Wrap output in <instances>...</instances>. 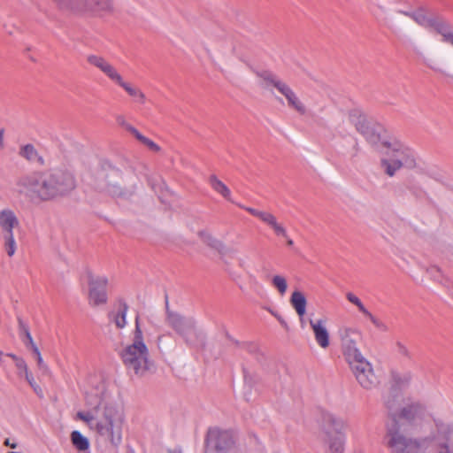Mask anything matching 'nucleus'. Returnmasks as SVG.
Returning <instances> with one entry per match:
<instances>
[{
	"label": "nucleus",
	"mask_w": 453,
	"mask_h": 453,
	"mask_svg": "<svg viewBox=\"0 0 453 453\" xmlns=\"http://www.w3.org/2000/svg\"><path fill=\"white\" fill-rule=\"evenodd\" d=\"M73 175L65 170L35 171L19 177L14 192L30 201L48 202L65 196L75 188Z\"/></svg>",
	"instance_id": "obj_1"
},
{
	"label": "nucleus",
	"mask_w": 453,
	"mask_h": 453,
	"mask_svg": "<svg viewBox=\"0 0 453 453\" xmlns=\"http://www.w3.org/2000/svg\"><path fill=\"white\" fill-rule=\"evenodd\" d=\"M355 127L376 150L383 155L380 160L385 173L393 177L401 168H414L416 161L409 149L396 141H388L381 127L372 124L365 116H358Z\"/></svg>",
	"instance_id": "obj_2"
},
{
	"label": "nucleus",
	"mask_w": 453,
	"mask_h": 453,
	"mask_svg": "<svg viewBox=\"0 0 453 453\" xmlns=\"http://www.w3.org/2000/svg\"><path fill=\"white\" fill-rule=\"evenodd\" d=\"M87 404L90 408L86 411H78L76 418L85 422L104 441L114 448L119 447L122 441V411L99 396L88 397Z\"/></svg>",
	"instance_id": "obj_3"
},
{
	"label": "nucleus",
	"mask_w": 453,
	"mask_h": 453,
	"mask_svg": "<svg viewBox=\"0 0 453 453\" xmlns=\"http://www.w3.org/2000/svg\"><path fill=\"white\" fill-rule=\"evenodd\" d=\"M451 432L449 424L442 418H434V428L427 436L408 437L402 432L400 425L391 424L388 426L385 440L390 453H425L433 442L440 438L446 439Z\"/></svg>",
	"instance_id": "obj_4"
},
{
	"label": "nucleus",
	"mask_w": 453,
	"mask_h": 453,
	"mask_svg": "<svg viewBox=\"0 0 453 453\" xmlns=\"http://www.w3.org/2000/svg\"><path fill=\"white\" fill-rule=\"evenodd\" d=\"M120 357L127 370L138 377H144L155 371L154 361L144 342L139 316L135 317L132 338L123 347Z\"/></svg>",
	"instance_id": "obj_5"
},
{
	"label": "nucleus",
	"mask_w": 453,
	"mask_h": 453,
	"mask_svg": "<svg viewBox=\"0 0 453 453\" xmlns=\"http://www.w3.org/2000/svg\"><path fill=\"white\" fill-rule=\"evenodd\" d=\"M94 188L109 196L122 201H131L138 191L134 180L127 178L113 166L101 167L94 173Z\"/></svg>",
	"instance_id": "obj_6"
},
{
	"label": "nucleus",
	"mask_w": 453,
	"mask_h": 453,
	"mask_svg": "<svg viewBox=\"0 0 453 453\" xmlns=\"http://www.w3.org/2000/svg\"><path fill=\"white\" fill-rule=\"evenodd\" d=\"M398 402V396L394 393H389L383 399L384 405L393 419L392 424L399 425L400 422H404L411 426H417L426 419H430L434 424V418H441L434 415L428 405L423 402L412 401L397 410Z\"/></svg>",
	"instance_id": "obj_7"
},
{
	"label": "nucleus",
	"mask_w": 453,
	"mask_h": 453,
	"mask_svg": "<svg viewBox=\"0 0 453 453\" xmlns=\"http://www.w3.org/2000/svg\"><path fill=\"white\" fill-rule=\"evenodd\" d=\"M60 12L69 15L92 13L111 15L116 11L114 0H50Z\"/></svg>",
	"instance_id": "obj_8"
},
{
	"label": "nucleus",
	"mask_w": 453,
	"mask_h": 453,
	"mask_svg": "<svg viewBox=\"0 0 453 453\" xmlns=\"http://www.w3.org/2000/svg\"><path fill=\"white\" fill-rule=\"evenodd\" d=\"M257 77L258 78V84L260 87L269 91H272V88H274L280 95H282L290 109L296 111L301 115L306 113L305 104L287 82L268 71L257 73Z\"/></svg>",
	"instance_id": "obj_9"
},
{
	"label": "nucleus",
	"mask_w": 453,
	"mask_h": 453,
	"mask_svg": "<svg viewBox=\"0 0 453 453\" xmlns=\"http://www.w3.org/2000/svg\"><path fill=\"white\" fill-rule=\"evenodd\" d=\"M410 17L418 25L432 28L435 34L441 36V41L453 47V29L451 25L441 17H428L424 10L416 12H401Z\"/></svg>",
	"instance_id": "obj_10"
},
{
	"label": "nucleus",
	"mask_w": 453,
	"mask_h": 453,
	"mask_svg": "<svg viewBox=\"0 0 453 453\" xmlns=\"http://www.w3.org/2000/svg\"><path fill=\"white\" fill-rule=\"evenodd\" d=\"M205 442V453H231L235 445L233 434L219 427L208 430Z\"/></svg>",
	"instance_id": "obj_11"
},
{
	"label": "nucleus",
	"mask_w": 453,
	"mask_h": 453,
	"mask_svg": "<svg viewBox=\"0 0 453 453\" xmlns=\"http://www.w3.org/2000/svg\"><path fill=\"white\" fill-rule=\"evenodd\" d=\"M109 279L105 275L88 274V302L91 307L104 306L108 303Z\"/></svg>",
	"instance_id": "obj_12"
},
{
	"label": "nucleus",
	"mask_w": 453,
	"mask_h": 453,
	"mask_svg": "<svg viewBox=\"0 0 453 453\" xmlns=\"http://www.w3.org/2000/svg\"><path fill=\"white\" fill-rule=\"evenodd\" d=\"M349 365L356 380L363 388L372 389L379 385V379L374 373L372 365L364 356L349 362Z\"/></svg>",
	"instance_id": "obj_13"
},
{
	"label": "nucleus",
	"mask_w": 453,
	"mask_h": 453,
	"mask_svg": "<svg viewBox=\"0 0 453 453\" xmlns=\"http://www.w3.org/2000/svg\"><path fill=\"white\" fill-rule=\"evenodd\" d=\"M166 322L187 343L192 344L198 339L199 334L193 319L167 310Z\"/></svg>",
	"instance_id": "obj_14"
},
{
	"label": "nucleus",
	"mask_w": 453,
	"mask_h": 453,
	"mask_svg": "<svg viewBox=\"0 0 453 453\" xmlns=\"http://www.w3.org/2000/svg\"><path fill=\"white\" fill-rule=\"evenodd\" d=\"M338 335L341 340L343 355L348 363L363 357L357 347V341L360 336V333L357 329L342 326L338 330Z\"/></svg>",
	"instance_id": "obj_15"
},
{
	"label": "nucleus",
	"mask_w": 453,
	"mask_h": 453,
	"mask_svg": "<svg viewBox=\"0 0 453 453\" xmlns=\"http://www.w3.org/2000/svg\"><path fill=\"white\" fill-rule=\"evenodd\" d=\"M87 61L99 69L111 81L119 86L125 80L119 70L107 59L98 55H89Z\"/></svg>",
	"instance_id": "obj_16"
},
{
	"label": "nucleus",
	"mask_w": 453,
	"mask_h": 453,
	"mask_svg": "<svg viewBox=\"0 0 453 453\" xmlns=\"http://www.w3.org/2000/svg\"><path fill=\"white\" fill-rule=\"evenodd\" d=\"M244 210L250 212L251 215L258 218L265 224L269 226L276 235L288 237L287 230L282 224L279 223L277 218L271 212L265 211H258L251 207L242 206Z\"/></svg>",
	"instance_id": "obj_17"
},
{
	"label": "nucleus",
	"mask_w": 453,
	"mask_h": 453,
	"mask_svg": "<svg viewBox=\"0 0 453 453\" xmlns=\"http://www.w3.org/2000/svg\"><path fill=\"white\" fill-rule=\"evenodd\" d=\"M197 235L204 244L216 250L219 254L220 259L225 265H228L226 257L230 252V250L222 241L215 237L210 231L206 229L198 231Z\"/></svg>",
	"instance_id": "obj_18"
},
{
	"label": "nucleus",
	"mask_w": 453,
	"mask_h": 453,
	"mask_svg": "<svg viewBox=\"0 0 453 453\" xmlns=\"http://www.w3.org/2000/svg\"><path fill=\"white\" fill-rule=\"evenodd\" d=\"M326 323L327 320L325 318L309 320L317 344L324 349H327L330 345V334Z\"/></svg>",
	"instance_id": "obj_19"
},
{
	"label": "nucleus",
	"mask_w": 453,
	"mask_h": 453,
	"mask_svg": "<svg viewBox=\"0 0 453 453\" xmlns=\"http://www.w3.org/2000/svg\"><path fill=\"white\" fill-rule=\"evenodd\" d=\"M428 67L441 76L453 80V53L448 52L432 60Z\"/></svg>",
	"instance_id": "obj_20"
},
{
	"label": "nucleus",
	"mask_w": 453,
	"mask_h": 453,
	"mask_svg": "<svg viewBox=\"0 0 453 453\" xmlns=\"http://www.w3.org/2000/svg\"><path fill=\"white\" fill-rule=\"evenodd\" d=\"M346 427L347 423L342 418L330 412L323 415V434H344Z\"/></svg>",
	"instance_id": "obj_21"
},
{
	"label": "nucleus",
	"mask_w": 453,
	"mask_h": 453,
	"mask_svg": "<svg viewBox=\"0 0 453 453\" xmlns=\"http://www.w3.org/2000/svg\"><path fill=\"white\" fill-rule=\"evenodd\" d=\"M128 309L127 303L123 300H119L108 313L109 322L113 324L117 329H123L127 324V315Z\"/></svg>",
	"instance_id": "obj_22"
},
{
	"label": "nucleus",
	"mask_w": 453,
	"mask_h": 453,
	"mask_svg": "<svg viewBox=\"0 0 453 453\" xmlns=\"http://www.w3.org/2000/svg\"><path fill=\"white\" fill-rule=\"evenodd\" d=\"M19 226V220L12 210L5 208L0 211V230L3 234L13 233Z\"/></svg>",
	"instance_id": "obj_23"
},
{
	"label": "nucleus",
	"mask_w": 453,
	"mask_h": 453,
	"mask_svg": "<svg viewBox=\"0 0 453 453\" xmlns=\"http://www.w3.org/2000/svg\"><path fill=\"white\" fill-rule=\"evenodd\" d=\"M323 441L326 446L327 453H344L345 434H323Z\"/></svg>",
	"instance_id": "obj_24"
},
{
	"label": "nucleus",
	"mask_w": 453,
	"mask_h": 453,
	"mask_svg": "<svg viewBox=\"0 0 453 453\" xmlns=\"http://www.w3.org/2000/svg\"><path fill=\"white\" fill-rule=\"evenodd\" d=\"M290 303L299 316L302 326H304V315L306 313L307 301L305 296L301 291H294L290 297Z\"/></svg>",
	"instance_id": "obj_25"
},
{
	"label": "nucleus",
	"mask_w": 453,
	"mask_h": 453,
	"mask_svg": "<svg viewBox=\"0 0 453 453\" xmlns=\"http://www.w3.org/2000/svg\"><path fill=\"white\" fill-rule=\"evenodd\" d=\"M209 183L215 192L221 195L226 200L231 201L230 189L216 175L210 176Z\"/></svg>",
	"instance_id": "obj_26"
},
{
	"label": "nucleus",
	"mask_w": 453,
	"mask_h": 453,
	"mask_svg": "<svg viewBox=\"0 0 453 453\" xmlns=\"http://www.w3.org/2000/svg\"><path fill=\"white\" fill-rule=\"evenodd\" d=\"M346 297L348 301L356 305L358 310L372 321L373 325L379 326L378 319L365 307L361 300L356 295L349 292L347 293Z\"/></svg>",
	"instance_id": "obj_27"
},
{
	"label": "nucleus",
	"mask_w": 453,
	"mask_h": 453,
	"mask_svg": "<svg viewBox=\"0 0 453 453\" xmlns=\"http://www.w3.org/2000/svg\"><path fill=\"white\" fill-rule=\"evenodd\" d=\"M119 87L122 88L130 96L134 97L136 103L142 104L145 103L146 96L140 88L133 86L126 81H124Z\"/></svg>",
	"instance_id": "obj_28"
},
{
	"label": "nucleus",
	"mask_w": 453,
	"mask_h": 453,
	"mask_svg": "<svg viewBox=\"0 0 453 453\" xmlns=\"http://www.w3.org/2000/svg\"><path fill=\"white\" fill-rule=\"evenodd\" d=\"M130 130L131 134H133L139 142L146 146L150 151L155 153H159L161 151V147L159 145L144 136L138 129L131 128Z\"/></svg>",
	"instance_id": "obj_29"
},
{
	"label": "nucleus",
	"mask_w": 453,
	"mask_h": 453,
	"mask_svg": "<svg viewBox=\"0 0 453 453\" xmlns=\"http://www.w3.org/2000/svg\"><path fill=\"white\" fill-rule=\"evenodd\" d=\"M71 440L73 446L80 451L86 450L89 447L88 440L79 431L72 432Z\"/></svg>",
	"instance_id": "obj_30"
},
{
	"label": "nucleus",
	"mask_w": 453,
	"mask_h": 453,
	"mask_svg": "<svg viewBox=\"0 0 453 453\" xmlns=\"http://www.w3.org/2000/svg\"><path fill=\"white\" fill-rule=\"evenodd\" d=\"M3 238H4V248L6 254L10 257H13L16 252V250H17V245H16V242L14 239V234L13 233L4 234H3Z\"/></svg>",
	"instance_id": "obj_31"
},
{
	"label": "nucleus",
	"mask_w": 453,
	"mask_h": 453,
	"mask_svg": "<svg viewBox=\"0 0 453 453\" xmlns=\"http://www.w3.org/2000/svg\"><path fill=\"white\" fill-rule=\"evenodd\" d=\"M19 156L27 161H35L38 157V152L34 145L27 144L20 148Z\"/></svg>",
	"instance_id": "obj_32"
},
{
	"label": "nucleus",
	"mask_w": 453,
	"mask_h": 453,
	"mask_svg": "<svg viewBox=\"0 0 453 453\" xmlns=\"http://www.w3.org/2000/svg\"><path fill=\"white\" fill-rule=\"evenodd\" d=\"M273 286L283 296L288 288V283L285 277L281 275H274L272 279Z\"/></svg>",
	"instance_id": "obj_33"
},
{
	"label": "nucleus",
	"mask_w": 453,
	"mask_h": 453,
	"mask_svg": "<svg viewBox=\"0 0 453 453\" xmlns=\"http://www.w3.org/2000/svg\"><path fill=\"white\" fill-rule=\"evenodd\" d=\"M25 377V380L29 384V386L33 388L35 393L39 396H43V392L42 388L39 386V384L35 381L34 375L29 371L27 372L25 374H23Z\"/></svg>",
	"instance_id": "obj_34"
},
{
	"label": "nucleus",
	"mask_w": 453,
	"mask_h": 453,
	"mask_svg": "<svg viewBox=\"0 0 453 453\" xmlns=\"http://www.w3.org/2000/svg\"><path fill=\"white\" fill-rule=\"evenodd\" d=\"M32 351L35 356L38 369L41 370L43 373H48L50 372L49 367L44 363L38 347H35L34 350H32Z\"/></svg>",
	"instance_id": "obj_35"
},
{
	"label": "nucleus",
	"mask_w": 453,
	"mask_h": 453,
	"mask_svg": "<svg viewBox=\"0 0 453 453\" xmlns=\"http://www.w3.org/2000/svg\"><path fill=\"white\" fill-rule=\"evenodd\" d=\"M411 380V377L409 373H405L403 375L395 376V380L400 387L407 386Z\"/></svg>",
	"instance_id": "obj_36"
},
{
	"label": "nucleus",
	"mask_w": 453,
	"mask_h": 453,
	"mask_svg": "<svg viewBox=\"0 0 453 453\" xmlns=\"http://www.w3.org/2000/svg\"><path fill=\"white\" fill-rule=\"evenodd\" d=\"M171 338V334H161L157 337V346L159 349H165L169 346L168 340Z\"/></svg>",
	"instance_id": "obj_37"
},
{
	"label": "nucleus",
	"mask_w": 453,
	"mask_h": 453,
	"mask_svg": "<svg viewBox=\"0 0 453 453\" xmlns=\"http://www.w3.org/2000/svg\"><path fill=\"white\" fill-rule=\"evenodd\" d=\"M17 369L19 370V375H22L25 374L27 372H28V367H27V365L26 363V361L21 358L20 360H17V363L15 364Z\"/></svg>",
	"instance_id": "obj_38"
},
{
	"label": "nucleus",
	"mask_w": 453,
	"mask_h": 453,
	"mask_svg": "<svg viewBox=\"0 0 453 453\" xmlns=\"http://www.w3.org/2000/svg\"><path fill=\"white\" fill-rule=\"evenodd\" d=\"M438 453H453V445L447 441L438 444Z\"/></svg>",
	"instance_id": "obj_39"
},
{
	"label": "nucleus",
	"mask_w": 453,
	"mask_h": 453,
	"mask_svg": "<svg viewBox=\"0 0 453 453\" xmlns=\"http://www.w3.org/2000/svg\"><path fill=\"white\" fill-rule=\"evenodd\" d=\"M25 334H26V341H25V344L27 347H30L32 350H34V348L35 347H37L35 345V343L34 342V340L29 333L28 330H26L25 332Z\"/></svg>",
	"instance_id": "obj_40"
},
{
	"label": "nucleus",
	"mask_w": 453,
	"mask_h": 453,
	"mask_svg": "<svg viewBox=\"0 0 453 453\" xmlns=\"http://www.w3.org/2000/svg\"><path fill=\"white\" fill-rule=\"evenodd\" d=\"M118 122L119 124L123 127L127 132H129L131 134V128L132 129H136L134 126H132L131 124H129L128 122H127L124 118H119L118 119Z\"/></svg>",
	"instance_id": "obj_41"
},
{
	"label": "nucleus",
	"mask_w": 453,
	"mask_h": 453,
	"mask_svg": "<svg viewBox=\"0 0 453 453\" xmlns=\"http://www.w3.org/2000/svg\"><path fill=\"white\" fill-rule=\"evenodd\" d=\"M397 351L403 356H408V349L401 342L396 343Z\"/></svg>",
	"instance_id": "obj_42"
},
{
	"label": "nucleus",
	"mask_w": 453,
	"mask_h": 453,
	"mask_svg": "<svg viewBox=\"0 0 453 453\" xmlns=\"http://www.w3.org/2000/svg\"><path fill=\"white\" fill-rule=\"evenodd\" d=\"M4 129H0V148H4Z\"/></svg>",
	"instance_id": "obj_43"
},
{
	"label": "nucleus",
	"mask_w": 453,
	"mask_h": 453,
	"mask_svg": "<svg viewBox=\"0 0 453 453\" xmlns=\"http://www.w3.org/2000/svg\"><path fill=\"white\" fill-rule=\"evenodd\" d=\"M4 445H5V446H9V447H10V448H12V449H15V448H17V444H16V443H12V442L10 441V439H6V440L4 441Z\"/></svg>",
	"instance_id": "obj_44"
},
{
	"label": "nucleus",
	"mask_w": 453,
	"mask_h": 453,
	"mask_svg": "<svg viewBox=\"0 0 453 453\" xmlns=\"http://www.w3.org/2000/svg\"><path fill=\"white\" fill-rule=\"evenodd\" d=\"M7 356L10 357L14 361L15 364L17 363V360H20L22 358L12 353H8Z\"/></svg>",
	"instance_id": "obj_45"
},
{
	"label": "nucleus",
	"mask_w": 453,
	"mask_h": 453,
	"mask_svg": "<svg viewBox=\"0 0 453 453\" xmlns=\"http://www.w3.org/2000/svg\"><path fill=\"white\" fill-rule=\"evenodd\" d=\"M168 453H182V450L180 448H175L173 449H169Z\"/></svg>",
	"instance_id": "obj_46"
},
{
	"label": "nucleus",
	"mask_w": 453,
	"mask_h": 453,
	"mask_svg": "<svg viewBox=\"0 0 453 453\" xmlns=\"http://www.w3.org/2000/svg\"><path fill=\"white\" fill-rule=\"evenodd\" d=\"M278 319L283 326L287 327V323L285 322L284 319H282L281 318H278Z\"/></svg>",
	"instance_id": "obj_47"
},
{
	"label": "nucleus",
	"mask_w": 453,
	"mask_h": 453,
	"mask_svg": "<svg viewBox=\"0 0 453 453\" xmlns=\"http://www.w3.org/2000/svg\"><path fill=\"white\" fill-rule=\"evenodd\" d=\"M287 243H288V245L291 246V245H293V241L291 239H288Z\"/></svg>",
	"instance_id": "obj_48"
},
{
	"label": "nucleus",
	"mask_w": 453,
	"mask_h": 453,
	"mask_svg": "<svg viewBox=\"0 0 453 453\" xmlns=\"http://www.w3.org/2000/svg\"><path fill=\"white\" fill-rule=\"evenodd\" d=\"M2 355H3V352H2V351H0V356H2Z\"/></svg>",
	"instance_id": "obj_49"
}]
</instances>
